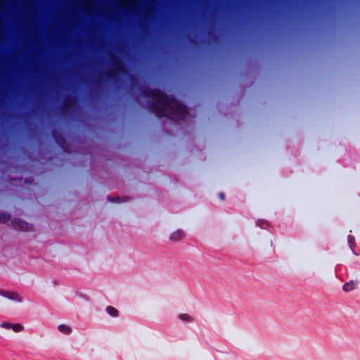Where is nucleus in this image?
Returning <instances> with one entry per match:
<instances>
[{
  "instance_id": "obj_1",
  "label": "nucleus",
  "mask_w": 360,
  "mask_h": 360,
  "mask_svg": "<svg viewBox=\"0 0 360 360\" xmlns=\"http://www.w3.org/2000/svg\"><path fill=\"white\" fill-rule=\"evenodd\" d=\"M141 94L155 101H148V105L152 112L157 117H167L171 120H184L188 115L187 107L178 101L174 96L167 95L159 89H150L143 86Z\"/></svg>"
},
{
  "instance_id": "obj_2",
  "label": "nucleus",
  "mask_w": 360,
  "mask_h": 360,
  "mask_svg": "<svg viewBox=\"0 0 360 360\" xmlns=\"http://www.w3.org/2000/svg\"><path fill=\"white\" fill-rule=\"evenodd\" d=\"M110 60L112 65V68L109 70L105 75L108 79H112L117 74L124 73L125 68L124 67L122 60L115 55H110Z\"/></svg>"
},
{
  "instance_id": "obj_3",
  "label": "nucleus",
  "mask_w": 360,
  "mask_h": 360,
  "mask_svg": "<svg viewBox=\"0 0 360 360\" xmlns=\"http://www.w3.org/2000/svg\"><path fill=\"white\" fill-rule=\"evenodd\" d=\"M52 137L56 144L61 148L64 152L69 153L68 146L64 136L58 130L53 129L51 131Z\"/></svg>"
},
{
  "instance_id": "obj_4",
  "label": "nucleus",
  "mask_w": 360,
  "mask_h": 360,
  "mask_svg": "<svg viewBox=\"0 0 360 360\" xmlns=\"http://www.w3.org/2000/svg\"><path fill=\"white\" fill-rule=\"evenodd\" d=\"M12 225L15 230L31 232L34 231L33 226L22 219H14L12 220Z\"/></svg>"
},
{
  "instance_id": "obj_5",
  "label": "nucleus",
  "mask_w": 360,
  "mask_h": 360,
  "mask_svg": "<svg viewBox=\"0 0 360 360\" xmlns=\"http://www.w3.org/2000/svg\"><path fill=\"white\" fill-rule=\"evenodd\" d=\"M0 295L10 300L22 302V297L17 292L8 290H0Z\"/></svg>"
},
{
  "instance_id": "obj_6",
  "label": "nucleus",
  "mask_w": 360,
  "mask_h": 360,
  "mask_svg": "<svg viewBox=\"0 0 360 360\" xmlns=\"http://www.w3.org/2000/svg\"><path fill=\"white\" fill-rule=\"evenodd\" d=\"M76 103V98L75 96L68 95L64 98L63 104L61 109L63 112L70 109Z\"/></svg>"
},
{
  "instance_id": "obj_7",
  "label": "nucleus",
  "mask_w": 360,
  "mask_h": 360,
  "mask_svg": "<svg viewBox=\"0 0 360 360\" xmlns=\"http://www.w3.org/2000/svg\"><path fill=\"white\" fill-rule=\"evenodd\" d=\"M184 237L185 233L181 230H177L170 235L169 240L172 241H179L184 238Z\"/></svg>"
},
{
  "instance_id": "obj_8",
  "label": "nucleus",
  "mask_w": 360,
  "mask_h": 360,
  "mask_svg": "<svg viewBox=\"0 0 360 360\" xmlns=\"http://www.w3.org/2000/svg\"><path fill=\"white\" fill-rule=\"evenodd\" d=\"M356 285H357L356 282H355L354 281H350L349 282H347L343 285L342 289L345 292H349V291L354 290V288H356Z\"/></svg>"
},
{
  "instance_id": "obj_9",
  "label": "nucleus",
  "mask_w": 360,
  "mask_h": 360,
  "mask_svg": "<svg viewBox=\"0 0 360 360\" xmlns=\"http://www.w3.org/2000/svg\"><path fill=\"white\" fill-rule=\"evenodd\" d=\"M11 219V214L6 212L0 211V222L5 224Z\"/></svg>"
},
{
  "instance_id": "obj_10",
  "label": "nucleus",
  "mask_w": 360,
  "mask_h": 360,
  "mask_svg": "<svg viewBox=\"0 0 360 360\" xmlns=\"http://www.w3.org/2000/svg\"><path fill=\"white\" fill-rule=\"evenodd\" d=\"M58 329L60 332L66 335H69L72 332V329L65 324H60L58 326Z\"/></svg>"
},
{
  "instance_id": "obj_11",
  "label": "nucleus",
  "mask_w": 360,
  "mask_h": 360,
  "mask_svg": "<svg viewBox=\"0 0 360 360\" xmlns=\"http://www.w3.org/2000/svg\"><path fill=\"white\" fill-rule=\"evenodd\" d=\"M106 311L111 316L117 317L118 316V311L112 306L107 307Z\"/></svg>"
},
{
  "instance_id": "obj_12",
  "label": "nucleus",
  "mask_w": 360,
  "mask_h": 360,
  "mask_svg": "<svg viewBox=\"0 0 360 360\" xmlns=\"http://www.w3.org/2000/svg\"><path fill=\"white\" fill-rule=\"evenodd\" d=\"M347 241H348V245L349 246V248L352 249V252L354 253V246H355V238L352 235H349L347 236Z\"/></svg>"
},
{
  "instance_id": "obj_13",
  "label": "nucleus",
  "mask_w": 360,
  "mask_h": 360,
  "mask_svg": "<svg viewBox=\"0 0 360 360\" xmlns=\"http://www.w3.org/2000/svg\"><path fill=\"white\" fill-rule=\"evenodd\" d=\"M11 328L16 333L20 332L23 329V326L20 323L12 324Z\"/></svg>"
},
{
  "instance_id": "obj_14",
  "label": "nucleus",
  "mask_w": 360,
  "mask_h": 360,
  "mask_svg": "<svg viewBox=\"0 0 360 360\" xmlns=\"http://www.w3.org/2000/svg\"><path fill=\"white\" fill-rule=\"evenodd\" d=\"M179 318L181 320L186 321H191V320H192L191 316L190 315H188V314H181L179 316Z\"/></svg>"
},
{
  "instance_id": "obj_15",
  "label": "nucleus",
  "mask_w": 360,
  "mask_h": 360,
  "mask_svg": "<svg viewBox=\"0 0 360 360\" xmlns=\"http://www.w3.org/2000/svg\"><path fill=\"white\" fill-rule=\"evenodd\" d=\"M12 324L13 323L9 322H2L1 323H0V326L6 329H11L12 327Z\"/></svg>"
},
{
  "instance_id": "obj_16",
  "label": "nucleus",
  "mask_w": 360,
  "mask_h": 360,
  "mask_svg": "<svg viewBox=\"0 0 360 360\" xmlns=\"http://www.w3.org/2000/svg\"><path fill=\"white\" fill-rule=\"evenodd\" d=\"M108 198L110 201L114 202H119L120 200V198L119 197L114 198H110V196H108Z\"/></svg>"
},
{
  "instance_id": "obj_17",
  "label": "nucleus",
  "mask_w": 360,
  "mask_h": 360,
  "mask_svg": "<svg viewBox=\"0 0 360 360\" xmlns=\"http://www.w3.org/2000/svg\"><path fill=\"white\" fill-rule=\"evenodd\" d=\"M219 197L221 199V200L224 201L225 200V195L223 192H220L219 193Z\"/></svg>"
}]
</instances>
